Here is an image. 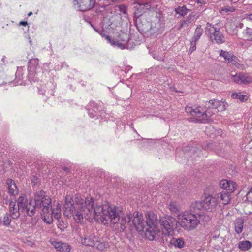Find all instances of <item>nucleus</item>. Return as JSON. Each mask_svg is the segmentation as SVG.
<instances>
[{
	"instance_id": "obj_36",
	"label": "nucleus",
	"mask_w": 252,
	"mask_h": 252,
	"mask_svg": "<svg viewBox=\"0 0 252 252\" xmlns=\"http://www.w3.org/2000/svg\"><path fill=\"white\" fill-rule=\"evenodd\" d=\"M169 209L170 210L171 213L173 215L179 214V209L177 206L176 205L175 202H171L170 203L169 205Z\"/></svg>"
},
{
	"instance_id": "obj_30",
	"label": "nucleus",
	"mask_w": 252,
	"mask_h": 252,
	"mask_svg": "<svg viewBox=\"0 0 252 252\" xmlns=\"http://www.w3.org/2000/svg\"><path fill=\"white\" fill-rule=\"evenodd\" d=\"M120 36L122 37L121 40L123 42V43H120L119 42L116 47L118 48L123 49L126 48V44L129 40V37L128 35L126 33H123L120 35Z\"/></svg>"
},
{
	"instance_id": "obj_15",
	"label": "nucleus",
	"mask_w": 252,
	"mask_h": 252,
	"mask_svg": "<svg viewBox=\"0 0 252 252\" xmlns=\"http://www.w3.org/2000/svg\"><path fill=\"white\" fill-rule=\"evenodd\" d=\"M83 233V236H80L82 244L87 246L95 247L96 241L95 235L89 231L88 229H84Z\"/></svg>"
},
{
	"instance_id": "obj_39",
	"label": "nucleus",
	"mask_w": 252,
	"mask_h": 252,
	"mask_svg": "<svg viewBox=\"0 0 252 252\" xmlns=\"http://www.w3.org/2000/svg\"><path fill=\"white\" fill-rule=\"evenodd\" d=\"M249 98V95L246 93H237V99H239L241 102L246 101Z\"/></svg>"
},
{
	"instance_id": "obj_32",
	"label": "nucleus",
	"mask_w": 252,
	"mask_h": 252,
	"mask_svg": "<svg viewBox=\"0 0 252 252\" xmlns=\"http://www.w3.org/2000/svg\"><path fill=\"white\" fill-rule=\"evenodd\" d=\"M252 246V244L247 240L242 241L239 243L238 247L242 251H247L250 249Z\"/></svg>"
},
{
	"instance_id": "obj_56",
	"label": "nucleus",
	"mask_w": 252,
	"mask_h": 252,
	"mask_svg": "<svg viewBox=\"0 0 252 252\" xmlns=\"http://www.w3.org/2000/svg\"><path fill=\"white\" fill-rule=\"evenodd\" d=\"M186 23V20H184L183 21L181 24H180V28L181 27H183L184 25V24H185Z\"/></svg>"
},
{
	"instance_id": "obj_50",
	"label": "nucleus",
	"mask_w": 252,
	"mask_h": 252,
	"mask_svg": "<svg viewBox=\"0 0 252 252\" xmlns=\"http://www.w3.org/2000/svg\"><path fill=\"white\" fill-rule=\"evenodd\" d=\"M245 18L248 21L252 22V14L246 15Z\"/></svg>"
},
{
	"instance_id": "obj_38",
	"label": "nucleus",
	"mask_w": 252,
	"mask_h": 252,
	"mask_svg": "<svg viewBox=\"0 0 252 252\" xmlns=\"http://www.w3.org/2000/svg\"><path fill=\"white\" fill-rule=\"evenodd\" d=\"M244 217H240L237 218V234L242 231L244 223Z\"/></svg>"
},
{
	"instance_id": "obj_33",
	"label": "nucleus",
	"mask_w": 252,
	"mask_h": 252,
	"mask_svg": "<svg viewBox=\"0 0 252 252\" xmlns=\"http://www.w3.org/2000/svg\"><path fill=\"white\" fill-rule=\"evenodd\" d=\"M31 183L32 187L34 189L38 188L41 185V179L36 175H32L31 177Z\"/></svg>"
},
{
	"instance_id": "obj_23",
	"label": "nucleus",
	"mask_w": 252,
	"mask_h": 252,
	"mask_svg": "<svg viewBox=\"0 0 252 252\" xmlns=\"http://www.w3.org/2000/svg\"><path fill=\"white\" fill-rule=\"evenodd\" d=\"M215 197L218 199V202H221L224 205L227 204L230 200L229 192L227 191H223L218 193Z\"/></svg>"
},
{
	"instance_id": "obj_47",
	"label": "nucleus",
	"mask_w": 252,
	"mask_h": 252,
	"mask_svg": "<svg viewBox=\"0 0 252 252\" xmlns=\"http://www.w3.org/2000/svg\"><path fill=\"white\" fill-rule=\"evenodd\" d=\"M91 26L96 32L98 33L102 36H104L105 37L106 35H105V34L104 33V32L102 29L97 28L96 27H94L92 24H91Z\"/></svg>"
},
{
	"instance_id": "obj_42",
	"label": "nucleus",
	"mask_w": 252,
	"mask_h": 252,
	"mask_svg": "<svg viewBox=\"0 0 252 252\" xmlns=\"http://www.w3.org/2000/svg\"><path fill=\"white\" fill-rule=\"evenodd\" d=\"M198 41L197 40H193V38H191L190 45V47L189 49V52L191 54L196 49V43Z\"/></svg>"
},
{
	"instance_id": "obj_13",
	"label": "nucleus",
	"mask_w": 252,
	"mask_h": 252,
	"mask_svg": "<svg viewBox=\"0 0 252 252\" xmlns=\"http://www.w3.org/2000/svg\"><path fill=\"white\" fill-rule=\"evenodd\" d=\"M86 109L88 110L89 116L92 118L95 117L98 118L103 113L101 105L94 101L90 102L87 105Z\"/></svg>"
},
{
	"instance_id": "obj_31",
	"label": "nucleus",
	"mask_w": 252,
	"mask_h": 252,
	"mask_svg": "<svg viewBox=\"0 0 252 252\" xmlns=\"http://www.w3.org/2000/svg\"><path fill=\"white\" fill-rule=\"evenodd\" d=\"M174 11L177 14L184 17L188 14L190 10L188 9L185 5H183L182 6H178L175 9Z\"/></svg>"
},
{
	"instance_id": "obj_6",
	"label": "nucleus",
	"mask_w": 252,
	"mask_h": 252,
	"mask_svg": "<svg viewBox=\"0 0 252 252\" xmlns=\"http://www.w3.org/2000/svg\"><path fill=\"white\" fill-rule=\"evenodd\" d=\"M177 218L180 226L188 231L194 230L200 223V217L189 211L178 214Z\"/></svg>"
},
{
	"instance_id": "obj_60",
	"label": "nucleus",
	"mask_w": 252,
	"mask_h": 252,
	"mask_svg": "<svg viewBox=\"0 0 252 252\" xmlns=\"http://www.w3.org/2000/svg\"><path fill=\"white\" fill-rule=\"evenodd\" d=\"M211 129H214V127H212V126H210L209 127H208L207 129H210L211 130Z\"/></svg>"
},
{
	"instance_id": "obj_14",
	"label": "nucleus",
	"mask_w": 252,
	"mask_h": 252,
	"mask_svg": "<svg viewBox=\"0 0 252 252\" xmlns=\"http://www.w3.org/2000/svg\"><path fill=\"white\" fill-rule=\"evenodd\" d=\"M95 3V0H74V8L77 10L85 11L92 8Z\"/></svg>"
},
{
	"instance_id": "obj_34",
	"label": "nucleus",
	"mask_w": 252,
	"mask_h": 252,
	"mask_svg": "<svg viewBox=\"0 0 252 252\" xmlns=\"http://www.w3.org/2000/svg\"><path fill=\"white\" fill-rule=\"evenodd\" d=\"M203 32V29L202 28L201 25H197L196 28L195 29L193 36L192 38H193V40H198L200 39L201 36H202Z\"/></svg>"
},
{
	"instance_id": "obj_61",
	"label": "nucleus",
	"mask_w": 252,
	"mask_h": 252,
	"mask_svg": "<svg viewBox=\"0 0 252 252\" xmlns=\"http://www.w3.org/2000/svg\"><path fill=\"white\" fill-rule=\"evenodd\" d=\"M54 67H60V62L57 64H56Z\"/></svg>"
},
{
	"instance_id": "obj_4",
	"label": "nucleus",
	"mask_w": 252,
	"mask_h": 252,
	"mask_svg": "<svg viewBox=\"0 0 252 252\" xmlns=\"http://www.w3.org/2000/svg\"><path fill=\"white\" fill-rule=\"evenodd\" d=\"M28 74L27 78L31 82H38L42 78V74L45 72H52L51 70H48L50 64L47 63H44L42 67L39 65V60L38 59H32L28 62Z\"/></svg>"
},
{
	"instance_id": "obj_51",
	"label": "nucleus",
	"mask_w": 252,
	"mask_h": 252,
	"mask_svg": "<svg viewBox=\"0 0 252 252\" xmlns=\"http://www.w3.org/2000/svg\"><path fill=\"white\" fill-rule=\"evenodd\" d=\"M105 10V7H101L100 8V9H97L96 10V13L99 15V12H102L103 11H104Z\"/></svg>"
},
{
	"instance_id": "obj_11",
	"label": "nucleus",
	"mask_w": 252,
	"mask_h": 252,
	"mask_svg": "<svg viewBox=\"0 0 252 252\" xmlns=\"http://www.w3.org/2000/svg\"><path fill=\"white\" fill-rule=\"evenodd\" d=\"M49 198L50 200V203L49 205L48 212L46 213V214H44L42 208H37V210H41V216L43 220L45 222L49 224L52 223L53 217H54L58 220H59L61 217V205L59 203L57 204L56 207L55 208L51 209V213H50V208H51V199L50 197Z\"/></svg>"
},
{
	"instance_id": "obj_19",
	"label": "nucleus",
	"mask_w": 252,
	"mask_h": 252,
	"mask_svg": "<svg viewBox=\"0 0 252 252\" xmlns=\"http://www.w3.org/2000/svg\"><path fill=\"white\" fill-rule=\"evenodd\" d=\"M51 244L54 247L57 251L60 252H69L71 250L70 246L66 243L61 241H53Z\"/></svg>"
},
{
	"instance_id": "obj_37",
	"label": "nucleus",
	"mask_w": 252,
	"mask_h": 252,
	"mask_svg": "<svg viewBox=\"0 0 252 252\" xmlns=\"http://www.w3.org/2000/svg\"><path fill=\"white\" fill-rule=\"evenodd\" d=\"M246 40L252 42V29L247 28L243 32Z\"/></svg>"
},
{
	"instance_id": "obj_44",
	"label": "nucleus",
	"mask_w": 252,
	"mask_h": 252,
	"mask_svg": "<svg viewBox=\"0 0 252 252\" xmlns=\"http://www.w3.org/2000/svg\"><path fill=\"white\" fill-rule=\"evenodd\" d=\"M197 216L200 217V221L203 220L205 222H207L210 220V217L208 215L203 214L202 212H199V214H197Z\"/></svg>"
},
{
	"instance_id": "obj_62",
	"label": "nucleus",
	"mask_w": 252,
	"mask_h": 252,
	"mask_svg": "<svg viewBox=\"0 0 252 252\" xmlns=\"http://www.w3.org/2000/svg\"><path fill=\"white\" fill-rule=\"evenodd\" d=\"M236 76V74L234 75H232V77H233V79L234 80V81H235V77Z\"/></svg>"
},
{
	"instance_id": "obj_27",
	"label": "nucleus",
	"mask_w": 252,
	"mask_h": 252,
	"mask_svg": "<svg viewBox=\"0 0 252 252\" xmlns=\"http://www.w3.org/2000/svg\"><path fill=\"white\" fill-rule=\"evenodd\" d=\"M226 31L230 34H236V24L235 21H233L232 20H230L226 24Z\"/></svg>"
},
{
	"instance_id": "obj_52",
	"label": "nucleus",
	"mask_w": 252,
	"mask_h": 252,
	"mask_svg": "<svg viewBox=\"0 0 252 252\" xmlns=\"http://www.w3.org/2000/svg\"><path fill=\"white\" fill-rule=\"evenodd\" d=\"M19 25L25 26L28 25V22L27 21H22L20 22Z\"/></svg>"
},
{
	"instance_id": "obj_26",
	"label": "nucleus",
	"mask_w": 252,
	"mask_h": 252,
	"mask_svg": "<svg viewBox=\"0 0 252 252\" xmlns=\"http://www.w3.org/2000/svg\"><path fill=\"white\" fill-rule=\"evenodd\" d=\"M155 144V142L154 140L152 139H142L139 143V147L142 149H151L152 147H154Z\"/></svg>"
},
{
	"instance_id": "obj_25",
	"label": "nucleus",
	"mask_w": 252,
	"mask_h": 252,
	"mask_svg": "<svg viewBox=\"0 0 252 252\" xmlns=\"http://www.w3.org/2000/svg\"><path fill=\"white\" fill-rule=\"evenodd\" d=\"M203 200L196 201L191 203L190 206V211L191 213L194 214H199L197 213L198 211H200L202 208H204V204Z\"/></svg>"
},
{
	"instance_id": "obj_10",
	"label": "nucleus",
	"mask_w": 252,
	"mask_h": 252,
	"mask_svg": "<svg viewBox=\"0 0 252 252\" xmlns=\"http://www.w3.org/2000/svg\"><path fill=\"white\" fill-rule=\"evenodd\" d=\"M159 222L162 228L165 231L163 232V235H166L167 238L169 235H172L174 228L177 225L176 219L169 215L160 217Z\"/></svg>"
},
{
	"instance_id": "obj_57",
	"label": "nucleus",
	"mask_w": 252,
	"mask_h": 252,
	"mask_svg": "<svg viewBox=\"0 0 252 252\" xmlns=\"http://www.w3.org/2000/svg\"><path fill=\"white\" fill-rule=\"evenodd\" d=\"M219 235H214L212 236V240L213 239H216L217 238H219Z\"/></svg>"
},
{
	"instance_id": "obj_29",
	"label": "nucleus",
	"mask_w": 252,
	"mask_h": 252,
	"mask_svg": "<svg viewBox=\"0 0 252 252\" xmlns=\"http://www.w3.org/2000/svg\"><path fill=\"white\" fill-rule=\"evenodd\" d=\"M109 244L108 242L106 241H99L96 240L95 243V247L94 248H96L98 250L102 251L105 249L109 248Z\"/></svg>"
},
{
	"instance_id": "obj_7",
	"label": "nucleus",
	"mask_w": 252,
	"mask_h": 252,
	"mask_svg": "<svg viewBox=\"0 0 252 252\" xmlns=\"http://www.w3.org/2000/svg\"><path fill=\"white\" fill-rule=\"evenodd\" d=\"M206 34H207L213 43L222 44L225 42V37L220 31V29L207 22L205 29Z\"/></svg>"
},
{
	"instance_id": "obj_5",
	"label": "nucleus",
	"mask_w": 252,
	"mask_h": 252,
	"mask_svg": "<svg viewBox=\"0 0 252 252\" xmlns=\"http://www.w3.org/2000/svg\"><path fill=\"white\" fill-rule=\"evenodd\" d=\"M156 219L154 215L152 216L151 220L146 225L144 231L145 237L150 241H161L163 244L168 242L167 235H163V232L160 231L157 227Z\"/></svg>"
},
{
	"instance_id": "obj_59",
	"label": "nucleus",
	"mask_w": 252,
	"mask_h": 252,
	"mask_svg": "<svg viewBox=\"0 0 252 252\" xmlns=\"http://www.w3.org/2000/svg\"><path fill=\"white\" fill-rule=\"evenodd\" d=\"M29 43H30V44L31 45L32 44V39L30 37H29Z\"/></svg>"
},
{
	"instance_id": "obj_53",
	"label": "nucleus",
	"mask_w": 252,
	"mask_h": 252,
	"mask_svg": "<svg viewBox=\"0 0 252 252\" xmlns=\"http://www.w3.org/2000/svg\"><path fill=\"white\" fill-rule=\"evenodd\" d=\"M217 134H215V135H221V133H222V130L221 129H218L217 130Z\"/></svg>"
},
{
	"instance_id": "obj_24",
	"label": "nucleus",
	"mask_w": 252,
	"mask_h": 252,
	"mask_svg": "<svg viewBox=\"0 0 252 252\" xmlns=\"http://www.w3.org/2000/svg\"><path fill=\"white\" fill-rule=\"evenodd\" d=\"M240 82L243 84H248L252 83V77L249 74L243 72L240 73L237 75V82Z\"/></svg>"
},
{
	"instance_id": "obj_40",
	"label": "nucleus",
	"mask_w": 252,
	"mask_h": 252,
	"mask_svg": "<svg viewBox=\"0 0 252 252\" xmlns=\"http://www.w3.org/2000/svg\"><path fill=\"white\" fill-rule=\"evenodd\" d=\"M152 57L154 59L158 61H163L164 60V54L162 53H159L157 51L152 53Z\"/></svg>"
},
{
	"instance_id": "obj_41",
	"label": "nucleus",
	"mask_w": 252,
	"mask_h": 252,
	"mask_svg": "<svg viewBox=\"0 0 252 252\" xmlns=\"http://www.w3.org/2000/svg\"><path fill=\"white\" fill-rule=\"evenodd\" d=\"M138 4L139 6V8L143 9V11L141 12H145L144 10H148L150 9L151 6V3L149 2L145 3H138Z\"/></svg>"
},
{
	"instance_id": "obj_20",
	"label": "nucleus",
	"mask_w": 252,
	"mask_h": 252,
	"mask_svg": "<svg viewBox=\"0 0 252 252\" xmlns=\"http://www.w3.org/2000/svg\"><path fill=\"white\" fill-rule=\"evenodd\" d=\"M167 239L170 244L175 248L182 249L185 246L184 240L182 237L175 238L171 235L168 236Z\"/></svg>"
},
{
	"instance_id": "obj_1",
	"label": "nucleus",
	"mask_w": 252,
	"mask_h": 252,
	"mask_svg": "<svg viewBox=\"0 0 252 252\" xmlns=\"http://www.w3.org/2000/svg\"><path fill=\"white\" fill-rule=\"evenodd\" d=\"M63 214L68 218L72 216L76 222H80L83 218L89 221L100 220L104 225L113 223L116 227L122 214V208L108 203L100 204L92 197L84 201L80 196L74 199L67 195L65 198Z\"/></svg>"
},
{
	"instance_id": "obj_48",
	"label": "nucleus",
	"mask_w": 252,
	"mask_h": 252,
	"mask_svg": "<svg viewBox=\"0 0 252 252\" xmlns=\"http://www.w3.org/2000/svg\"><path fill=\"white\" fill-rule=\"evenodd\" d=\"M235 10V8L234 7H226L221 9V13L223 14L224 13H227L229 12H233Z\"/></svg>"
},
{
	"instance_id": "obj_54",
	"label": "nucleus",
	"mask_w": 252,
	"mask_h": 252,
	"mask_svg": "<svg viewBox=\"0 0 252 252\" xmlns=\"http://www.w3.org/2000/svg\"><path fill=\"white\" fill-rule=\"evenodd\" d=\"M207 147L208 149H213V144L212 143H208L207 144Z\"/></svg>"
},
{
	"instance_id": "obj_12",
	"label": "nucleus",
	"mask_w": 252,
	"mask_h": 252,
	"mask_svg": "<svg viewBox=\"0 0 252 252\" xmlns=\"http://www.w3.org/2000/svg\"><path fill=\"white\" fill-rule=\"evenodd\" d=\"M161 15L160 13H157L156 16L157 23H147L149 26H150V29H146L145 28H140V26L137 25V29L141 32H149L150 34L153 36H156L157 35L162 32L163 31V27L161 26Z\"/></svg>"
},
{
	"instance_id": "obj_43",
	"label": "nucleus",
	"mask_w": 252,
	"mask_h": 252,
	"mask_svg": "<svg viewBox=\"0 0 252 252\" xmlns=\"http://www.w3.org/2000/svg\"><path fill=\"white\" fill-rule=\"evenodd\" d=\"M67 224L66 222H65L62 220H59V223L58 224V227L62 231L64 230V229L67 227Z\"/></svg>"
},
{
	"instance_id": "obj_55",
	"label": "nucleus",
	"mask_w": 252,
	"mask_h": 252,
	"mask_svg": "<svg viewBox=\"0 0 252 252\" xmlns=\"http://www.w3.org/2000/svg\"><path fill=\"white\" fill-rule=\"evenodd\" d=\"M231 97L233 99H236V93H233L231 94Z\"/></svg>"
},
{
	"instance_id": "obj_64",
	"label": "nucleus",
	"mask_w": 252,
	"mask_h": 252,
	"mask_svg": "<svg viewBox=\"0 0 252 252\" xmlns=\"http://www.w3.org/2000/svg\"><path fill=\"white\" fill-rule=\"evenodd\" d=\"M196 121H198V122H200V123H202V120H200V119H196Z\"/></svg>"
},
{
	"instance_id": "obj_9",
	"label": "nucleus",
	"mask_w": 252,
	"mask_h": 252,
	"mask_svg": "<svg viewBox=\"0 0 252 252\" xmlns=\"http://www.w3.org/2000/svg\"><path fill=\"white\" fill-rule=\"evenodd\" d=\"M49 81L45 84L44 88H38L39 93L41 94H45L52 96L54 95V90L56 88V81L58 79V74L56 72L49 71Z\"/></svg>"
},
{
	"instance_id": "obj_28",
	"label": "nucleus",
	"mask_w": 252,
	"mask_h": 252,
	"mask_svg": "<svg viewBox=\"0 0 252 252\" xmlns=\"http://www.w3.org/2000/svg\"><path fill=\"white\" fill-rule=\"evenodd\" d=\"M219 55L220 57L224 58L225 60L228 63H232L233 61V58L235 57L232 53L223 51V50H220Z\"/></svg>"
},
{
	"instance_id": "obj_45",
	"label": "nucleus",
	"mask_w": 252,
	"mask_h": 252,
	"mask_svg": "<svg viewBox=\"0 0 252 252\" xmlns=\"http://www.w3.org/2000/svg\"><path fill=\"white\" fill-rule=\"evenodd\" d=\"M105 38L109 41V43L114 47H116L117 43H118L119 41L115 39H111L109 36L106 35Z\"/></svg>"
},
{
	"instance_id": "obj_58",
	"label": "nucleus",
	"mask_w": 252,
	"mask_h": 252,
	"mask_svg": "<svg viewBox=\"0 0 252 252\" xmlns=\"http://www.w3.org/2000/svg\"><path fill=\"white\" fill-rule=\"evenodd\" d=\"M63 170L66 172H68L69 170V169L67 168V167H64Z\"/></svg>"
},
{
	"instance_id": "obj_8",
	"label": "nucleus",
	"mask_w": 252,
	"mask_h": 252,
	"mask_svg": "<svg viewBox=\"0 0 252 252\" xmlns=\"http://www.w3.org/2000/svg\"><path fill=\"white\" fill-rule=\"evenodd\" d=\"M131 220L129 222V229L132 231L135 230L139 232L144 230L145 226L151 219L150 218L147 221H145L142 215L137 212L131 214Z\"/></svg>"
},
{
	"instance_id": "obj_2",
	"label": "nucleus",
	"mask_w": 252,
	"mask_h": 252,
	"mask_svg": "<svg viewBox=\"0 0 252 252\" xmlns=\"http://www.w3.org/2000/svg\"><path fill=\"white\" fill-rule=\"evenodd\" d=\"M50 203L49 197L46 192L42 189H36L34 190L33 198L28 200L24 195L19 196L17 201H11L8 213L12 219H16L20 216V211L32 217L36 215L37 208H42L44 213H47Z\"/></svg>"
},
{
	"instance_id": "obj_16",
	"label": "nucleus",
	"mask_w": 252,
	"mask_h": 252,
	"mask_svg": "<svg viewBox=\"0 0 252 252\" xmlns=\"http://www.w3.org/2000/svg\"><path fill=\"white\" fill-rule=\"evenodd\" d=\"M203 202L204 203V209L208 212H212L215 210L218 203V200L215 196L208 195L205 197Z\"/></svg>"
},
{
	"instance_id": "obj_35",
	"label": "nucleus",
	"mask_w": 252,
	"mask_h": 252,
	"mask_svg": "<svg viewBox=\"0 0 252 252\" xmlns=\"http://www.w3.org/2000/svg\"><path fill=\"white\" fill-rule=\"evenodd\" d=\"M11 219L10 214L7 212L4 214L2 221L0 220V223H2L5 226H8L11 223Z\"/></svg>"
},
{
	"instance_id": "obj_22",
	"label": "nucleus",
	"mask_w": 252,
	"mask_h": 252,
	"mask_svg": "<svg viewBox=\"0 0 252 252\" xmlns=\"http://www.w3.org/2000/svg\"><path fill=\"white\" fill-rule=\"evenodd\" d=\"M26 68L24 67L20 66L17 67V70L15 73L16 78L13 82H10L11 85L13 86H16L23 84V71L25 70Z\"/></svg>"
},
{
	"instance_id": "obj_49",
	"label": "nucleus",
	"mask_w": 252,
	"mask_h": 252,
	"mask_svg": "<svg viewBox=\"0 0 252 252\" xmlns=\"http://www.w3.org/2000/svg\"><path fill=\"white\" fill-rule=\"evenodd\" d=\"M119 9L121 12L124 14H126L127 13V9L125 5H121L119 6Z\"/></svg>"
},
{
	"instance_id": "obj_21",
	"label": "nucleus",
	"mask_w": 252,
	"mask_h": 252,
	"mask_svg": "<svg viewBox=\"0 0 252 252\" xmlns=\"http://www.w3.org/2000/svg\"><path fill=\"white\" fill-rule=\"evenodd\" d=\"M235 184L234 182L226 179H222L220 182V187L230 192H232L235 190Z\"/></svg>"
},
{
	"instance_id": "obj_18",
	"label": "nucleus",
	"mask_w": 252,
	"mask_h": 252,
	"mask_svg": "<svg viewBox=\"0 0 252 252\" xmlns=\"http://www.w3.org/2000/svg\"><path fill=\"white\" fill-rule=\"evenodd\" d=\"M131 214H127L124 215L123 210H122V214L118 222L120 224V228L121 230L124 231L126 227H129V222L131 220Z\"/></svg>"
},
{
	"instance_id": "obj_17",
	"label": "nucleus",
	"mask_w": 252,
	"mask_h": 252,
	"mask_svg": "<svg viewBox=\"0 0 252 252\" xmlns=\"http://www.w3.org/2000/svg\"><path fill=\"white\" fill-rule=\"evenodd\" d=\"M7 192L9 195L16 196L18 194V189L14 180L8 178L6 181Z\"/></svg>"
},
{
	"instance_id": "obj_46",
	"label": "nucleus",
	"mask_w": 252,
	"mask_h": 252,
	"mask_svg": "<svg viewBox=\"0 0 252 252\" xmlns=\"http://www.w3.org/2000/svg\"><path fill=\"white\" fill-rule=\"evenodd\" d=\"M60 67H54V72L61 70L62 68H68V65L65 62H60Z\"/></svg>"
},
{
	"instance_id": "obj_3",
	"label": "nucleus",
	"mask_w": 252,
	"mask_h": 252,
	"mask_svg": "<svg viewBox=\"0 0 252 252\" xmlns=\"http://www.w3.org/2000/svg\"><path fill=\"white\" fill-rule=\"evenodd\" d=\"M204 109L205 110L200 106L197 107L187 106L185 108V111L187 113L190 114L192 116L196 118H209L215 112H221L225 110L226 106L224 101L214 99L205 103Z\"/></svg>"
},
{
	"instance_id": "obj_63",
	"label": "nucleus",
	"mask_w": 252,
	"mask_h": 252,
	"mask_svg": "<svg viewBox=\"0 0 252 252\" xmlns=\"http://www.w3.org/2000/svg\"><path fill=\"white\" fill-rule=\"evenodd\" d=\"M32 14V12H30L28 13V15L29 16H31Z\"/></svg>"
}]
</instances>
